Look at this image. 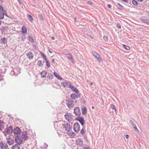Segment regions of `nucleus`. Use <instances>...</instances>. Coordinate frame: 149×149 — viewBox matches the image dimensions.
Segmentation results:
<instances>
[{
    "label": "nucleus",
    "mask_w": 149,
    "mask_h": 149,
    "mask_svg": "<svg viewBox=\"0 0 149 149\" xmlns=\"http://www.w3.org/2000/svg\"><path fill=\"white\" fill-rule=\"evenodd\" d=\"M66 56L69 61H70L72 63H74V61L73 58V56L70 53L67 54H66Z\"/></svg>",
    "instance_id": "f8f14e48"
},
{
    "label": "nucleus",
    "mask_w": 149,
    "mask_h": 149,
    "mask_svg": "<svg viewBox=\"0 0 149 149\" xmlns=\"http://www.w3.org/2000/svg\"><path fill=\"white\" fill-rule=\"evenodd\" d=\"M117 4L120 7H121V8H123V7L119 3H117Z\"/></svg>",
    "instance_id": "603ef678"
},
{
    "label": "nucleus",
    "mask_w": 149,
    "mask_h": 149,
    "mask_svg": "<svg viewBox=\"0 0 149 149\" xmlns=\"http://www.w3.org/2000/svg\"><path fill=\"white\" fill-rule=\"evenodd\" d=\"M18 0V2H19V4H20V3H21V1H20V0Z\"/></svg>",
    "instance_id": "052dcab7"
},
{
    "label": "nucleus",
    "mask_w": 149,
    "mask_h": 149,
    "mask_svg": "<svg viewBox=\"0 0 149 149\" xmlns=\"http://www.w3.org/2000/svg\"><path fill=\"white\" fill-rule=\"evenodd\" d=\"M75 120L79 121L82 126L84 125L85 123L84 120V118L83 117H80V116L78 117V118H76Z\"/></svg>",
    "instance_id": "423d86ee"
},
{
    "label": "nucleus",
    "mask_w": 149,
    "mask_h": 149,
    "mask_svg": "<svg viewBox=\"0 0 149 149\" xmlns=\"http://www.w3.org/2000/svg\"><path fill=\"white\" fill-rule=\"evenodd\" d=\"M123 46L125 49L127 50H129L130 49V47L129 46L126 45H123Z\"/></svg>",
    "instance_id": "f704fd0d"
},
{
    "label": "nucleus",
    "mask_w": 149,
    "mask_h": 149,
    "mask_svg": "<svg viewBox=\"0 0 149 149\" xmlns=\"http://www.w3.org/2000/svg\"><path fill=\"white\" fill-rule=\"evenodd\" d=\"M52 63H54L55 60L53 58L52 60Z\"/></svg>",
    "instance_id": "4d7b16f0"
},
{
    "label": "nucleus",
    "mask_w": 149,
    "mask_h": 149,
    "mask_svg": "<svg viewBox=\"0 0 149 149\" xmlns=\"http://www.w3.org/2000/svg\"><path fill=\"white\" fill-rule=\"evenodd\" d=\"M62 126L63 127V129H64V130L67 132H69V130L71 129V126L68 123L63 124Z\"/></svg>",
    "instance_id": "7ed1b4c3"
},
{
    "label": "nucleus",
    "mask_w": 149,
    "mask_h": 149,
    "mask_svg": "<svg viewBox=\"0 0 149 149\" xmlns=\"http://www.w3.org/2000/svg\"><path fill=\"white\" fill-rule=\"evenodd\" d=\"M7 140V143L9 145L13 144L14 143V139L11 138L10 136L6 138Z\"/></svg>",
    "instance_id": "1a4fd4ad"
},
{
    "label": "nucleus",
    "mask_w": 149,
    "mask_h": 149,
    "mask_svg": "<svg viewBox=\"0 0 149 149\" xmlns=\"http://www.w3.org/2000/svg\"><path fill=\"white\" fill-rule=\"evenodd\" d=\"M0 146L1 149H7L8 148L7 143L3 141L0 142Z\"/></svg>",
    "instance_id": "9d476101"
},
{
    "label": "nucleus",
    "mask_w": 149,
    "mask_h": 149,
    "mask_svg": "<svg viewBox=\"0 0 149 149\" xmlns=\"http://www.w3.org/2000/svg\"><path fill=\"white\" fill-rule=\"evenodd\" d=\"M39 17L40 18V19H42V20H43V17L42 16V15H40L39 16Z\"/></svg>",
    "instance_id": "8fccbe9b"
},
{
    "label": "nucleus",
    "mask_w": 149,
    "mask_h": 149,
    "mask_svg": "<svg viewBox=\"0 0 149 149\" xmlns=\"http://www.w3.org/2000/svg\"><path fill=\"white\" fill-rule=\"evenodd\" d=\"M83 149H90V148L88 146H87L85 147H83Z\"/></svg>",
    "instance_id": "c03bdc74"
},
{
    "label": "nucleus",
    "mask_w": 149,
    "mask_h": 149,
    "mask_svg": "<svg viewBox=\"0 0 149 149\" xmlns=\"http://www.w3.org/2000/svg\"><path fill=\"white\" fill-rule=\"evenodd\" d=\"M61 85L62 86H64V87H68L69 86V84L68 83V82L65 81V82H62L61 83Z\"/></svg>",
    "instance_id": "aec40b11"
},
{
    "label": "nucleus",
    "mask_w": 149,
    "mask_h": 149,
    "mask_svg": "<svg viewBox=\"0 0 149 149\" xmlns=\"http://www.w3.org/2000/svg\"><path fill=\"white\" fill-rule=\"evenodd\" d=\"M117 8L118 9H119V10H122V9H121V8H118V7H117Z\"/></svg>",
    "instance_id": "0e129e2a"
},
{
    "label": "nucleus",
    "mask_w": 149,
    "mask_h": 149,
    "mask_svg": "<svg viewBox=\"0 0 149 149\" xmlns=\"http://www.w3.org/2000/svg\"><path fill=\"white\" fill-rule=\"evenodd\" d=\"M48 147V145L46 143H44V147L45 148H47Z\"/></svg>",
    "instance_id": "79ce46f5"
},
{
    "label": "nucleus",
    "mask_w": 149,
    "mask_h": 149,
    "mask_svg": "<svg viewBox=\"0 0 149 149\" xmlns=\"http://www.w3.org/2000/svg\"><path fill=\"white\" fill-rule=\"evenodd\" d=\"M68 134L71 137L74 136V135H75L74 133L72 132L71 129L70 130L69 132H68Z\"/></svg>",
    "instance_id": "4be33fe9"
},
{
    "label": "nucleus",
    "mask_w": 149,
    "mask_h": 149,
    "mask_svg": "<svg viewBox=\"0 0 149 149\" xmlns=\"http://www.w3.org/2000/svg\"><path fill=\"white\" fill-rule=\"evenodd\" d=\"M22 33H24V34L25 33H26L27 29L26 27L25 26H23L22 28Z\"/></svg>",
    "instance_id": "412c9836"
},
{
    "label": "nucleus",
    "mask_w": 149,
    "mask_h": 149,
    "mask_svg": "<svg viewBox=\"0 0 149 149\" xmlns=\"http://www.w3.org/2000/svg\"><path fill=\"white\" fill-rule=\"evenodd\" d=\"M86 133V131L84 130V128L82 129L80 132V133L82 134H84Z\"/></svg>",
    "instance_id": "ea45409f"
},
{
    "label": "nucleus",
    "mask_w": 149,
    "mask_h": 149,
    "mask_svg": "<svg viewBox=\"0 0 149 149\" xmlns=\"http://www.w3.org/2000/svg\"><path fill=\"white\" fill-rule=\"evenodd\" d=\"M74 112L76 116L77 117L80 116L81 112L79 107H76L74 108Z\"/></svg>",
    "instance_id": "20e7f679"
},
{
    "label": "nucleus",
    "mask_w": 149,
    "mask_h": 149,
    "mask_svg": "<svg viewBox=\"0 0 149 149\" xmlns=\"http://www.w3.org/2000/svg\"><path fill=\"white\" fill-rule=\"evenodd\" d=\"M67 104L69 108L72 107L74 105V101L70 98L68 99Z\"/></svg>",
    "instance_id": "6e6552de"
},
{
    "label": "nucleus",
    "mask_w": 149,
    "mask_h": 149,
    "mask_svg": "<svg viewBox=\"0 0 149 149\" xmlns=\"http://www.w3.org/2000/svg\"><path fill=\"white\" fill-rule=\"evenodd\" d=\"M13 133L15 137H18L20 134L21 132V131L20 129L18 127L14 129L13 130L12 133Z\"/></svg>",
    "instance_id": "f03ea898"
},
{
    "label": "nucleus",
    "mask_w": 149,
    "mask_h": 149,
    "mask_svg": "<svg viewBox=\"0 0 149 149\" xmlns=\"http://www.w3.org/2000/svg\"><path fill=\"white\" fill-rule=\"evenodd\" d=\"M76 142L77 144L80 146H82L83 145V141L81 139H77L76 141Z\"/></svg>",
    "instance_id": "4468645a"
},
{
    "label": "nucleus",
    "mask_w": 149,
    "mask_h": 149,
    "mask_svg": "<svg viewBox=\"0 0 149 149\" xmlns=\"http://www.w3.org/2000/svg\"><path fill=\"white\" fill-rule=\"evenodd\" d=\"M93 83L92 82H91L90 83V84H89V85H90V86H91L92 85H93Z\"/></svg>",
    "instance_id": "13d9d810"
},
{
    "label": "nucleus",
    "mask_w": 149,
    "mask_h": 149,
    "mask_svg": "<svg viewBox=\"0 0 149 149\" xmlns=\"http://www.w3.org/2000/svg\"><path fill=\"white\" fill-rule=\"evenodd\" d=\"M116 26L118 28V29L121 28V26L119 24H117L116 25Z\"/></svg>",
    "instance_id": "de8ad7c7"
},
{
    "label": "nucleus",
    "mask_w": 149,
    "mask_h": 149,
    "mask_svg": "<svg viewBox=\"0 0 149 149\" xmlns=\"http://www.w3.org/2000/svg\"><path fill=\"white\" fill-rule=\"evenodd\" d=\"M94 107H92V109H94Z\"/></svg>",
    "instance_id": "338daca9"
},
{
    "label": "nucleus",
    "mask_w": 149,
    "mask_h": 149,
    "mask_svg": "<svg viewBox=\"0 0 149 149\" xmlns=\"http://www.w3.org/2000/svg\"><path fill=\"white\" fill-rule=\"evenodd\" d=\"M129 137V135L127 134H126L125 136V138L126 139H128Z\"/></svg>",
    "instance_id": "5fc2aeb1"
},
{
    "label": "nucleus",
    "mask_w": 149,
    "mask_h": 149,
    "mask_svg": "<svg viewBox=\"0 0 149 149\" xmlns=\"http://www.w3.org/2000/svg\"><path fill=\"white\" fill-rule=\"evenodd\" d=\"M45 61H46V65H47V66L48 67H50V63L49 62V61H47V58H46V60H45Z\"/></svg>",
    "instance_id": "c9c22d12"
},
{
    "label": "nucleus",
    "mask_w": 149,
    "mask_h": 149,
    "mask_svg": "<svg viewBox=\"0 0 149 149\" xmlns=\"http://www.w3.org/2000/svg\"><path fill=\"white\" fill-rule=\"evenodd\" d=\"M21 136L24 140H27L28 139L27 133L26 131H24L22 133Z\"/></svg>",
    "instance_id": "9b49d317"
},
{
    "label": "nucleus",
    "mask_w": 149,
    "mask_h": 149,
    "mask_svg": "<svg viewBox=\"0 0 149 149\" xmlns=\"http://www.w3.org/2000/svg\"><path fill=\"white\" fill-rule=\"evenodd\" d=\"M134 127V129L136 131H139V130H138L137 127H136V125H135V126H134V127Z\"/></svg>",
    "instance_id": "09e8293b"
},
{
    "label": "nucleus",
    "mask_w": 149,
    "mask_h": 149,
    "mask_svg": "<svg viewBox=\"0 0 149 149\" xmlns=\"http://www.w3.org/2000/svg\"><path fill=\"white\" fill-rule=\"evenodd\" d=\"M132 3L135 6H137L138 5L137 2L135 0H133Z\"/></svg>",
    "instance_id": "58836bf2"
},
{
    "label": "nucleus",
    "mask_w": 149,
    "mask_h": 149,
    "mask_svg": "<svg viewBox=\"0 0 149 149\" xmlns=\"http://www.w3.org/2000/svg\"><path fill=\"white\" fill-rule=\"evenodd\" d=\"M73 129L75 132H78L80 130V125L79 123H76L74 124Z\"/></svg>",
    "instance_id": "39448f33"
},
{
    "label": "nucleus",
    "mask_w": 149,
    "mask_h": 149,
    "mask_svg": "<svg viewBox=\"0 0 149 149\" xmlns=\"http://www.w3.org/2000/svg\"><path fill=\"white\" fill-rule=\"evenodd\" d=\"M4 122L0 120V127L4 126Z\"/></svg>",
    "instance_id": "4c0bfd02"
},
{
    "label": "nucleus",
    "mask_w": 149,
    "mask_h": 149,
    "mask_svg": "<svg viewBox=\"0 0 149 149\" xmlns=\"http://www.w3.org/2000/svg\"><path fill=\"white\" fill-rule=\"evenodd\" d=\"M38 65L39 67H42L43 66V63L41 60H38Z\"/></svg>",
    "instance_id": "c756f323"
},
{
    "label": "nucleus",
    "mask_w": 149,
    "mask_h": 149,
    "mask_svg": "<svg viewBox=\"0 0 149 149\" xmlns=\"http://www.w3.org/2000/svg\"><path fill=\"white\" fill-rule=\"evenodd\" d=\"M107 6L108 8H111V5L110 4H108L107 5Z\"/></svg>",
    "instance_id": "864d4df0"
},
{
    "label": "nucleus",
    "mask_w": 149,
    "mask_h": 149,
    "mask_svg": "<svg viewBox=\"0 0 149 149\" xmlns=\"http://www.w3.org/2000/svg\"><path fill=\"white\" fill-rule=\"evenodd\" d=\"M0 10H1L3 12L4 11L3 8V7L1 5H0Z\"/></svg>",
    "instance_id": "a18cd8bd"
},
{
    "label": "nucleus",
    "mask_w": 149,
    "mask_h": 149,
    "mask_svg": "<svg viewBox=\"0 0 149 149\" xmlns=\"http://www.w3.org/2000/svg\"><path fill=\"white\" fill-rule=\"evenodd\" d=\"M28 37L29 38V41L31 42L32 43H33L34 42V40L33 39V38L32 36H31L29 35L28 36Z\"/></svg>",
    "instance_id": "c85d7f7f"
},
{
    "label": "nucleus",
    "mask_w": 149,
    "mask_h": 149,
    "mask_svg": "<svg viewBox=\"0 0 149 149\" xmlns=\"http://www.w3.org/2000/svg\"><path fill=\"white\" fill-rule=\"evenodd\" d=\"M65 117L66 119L69 121H71L72 120V116L69 113H67L65 115Z\"/></svg>",
    "instance_id": "0eeeda50"
},
{
    "label": "nucleus",
    "mask_w": 149,
    "mask_h": 149,
    "mask_svg": "<svg viewBox=\"0 0 149 149\" xmlns=\"http://www.w3.org/2000/svg\"><path fill=\"white\" fill-rule=\"evenodd\" d=\"M130 123L132 125L133 127L136 125L134 121L132 120H130Z\"/></svg>",
    "instance_id": "e433bc0d"
},
{
    "label": "nucleus",
    "mask_w": 149,
    "mask_h": 149,
    "mask_svg": "<svg viewBox=\"0 0 149 149\" xmlns=\"http://www.w3.org/2000/svg\"><path fill=\"white\" fill-rule=\"evenodd\" d=\"M54 77V75L51 73H49L47 77L49 78V79H52Z\"/></svg>",
    "instance_id": "2f4dec72"
},
{
    "label": "nucleus",
    "mask_w": 149,
    "mask_h": 149,
    "mask_svg": "<svg viewBox=\"0 0 149 149\" xmlns=\"http://www.w3.org/2000/svg\"><path fill=\"white\" fill-rule=\"evenodd\" d=\"M111 108L114 109L116 108L115 105L113 104H111Z\"/></svg>",
    "instance_id": "49530a36"
},
{
    "label": "nucleus",
    "mask_w": 149,
    "mask_h": 149,
    "mask_svg": "<svg viewBox=\"0 0 149 149\" xmlns=\"http://www.w3.org/2000/svg\"><path fill=\"white\" fill-rule=\"evenodd\" d=\"M15 141L16 142L18 145H20L22 142V140L19 138V136L18 137H15Z\"/></svg>",
    "instance_id": "f3484780"
},
{
    "label": "nucleus",
    "mask_w": 149,
    "mask_h": 149,
    "mask_svg": "<svg viewBox=\"0 0 149 149\" xmlns=\"http://www.w3.org/2000/svg\"><path fill=\"white\" fill-rule=\"evenodd\" d=\"M54 75L56 76V77L58 79L60 80H62V78L57 72H54Z\"/></svg>",
    "instance_id": "393cba45"
},
{
    "label": "nucleus",
    "mask_w": 149,
    "mask_h": 149,
    "mask_svg": "<svg viewBox=\"0 0 149 149\" xmlns=\"http://www.w3.org/2000/svg\"><path fill=\"white\" fill-rule=\"evenodd\" d=\"M138 1L141 2L143 0H137Z\"/></svg>",
    "instance_id": "680f3d73"
},
{
    "label": "nucleus",
    "mask_w": 149,
    "mask_h": 149,
    "mask_svg": "<svg viewBox=\"0 0 149 149\" xmlns=\"http://www.w3.org/2000/svg\"><path fill=\"white\" fill-rule=\"evenodd\" d=\"M27 17L28 18V19L32 22L33 20V17L30 15L27 14Z\"/></svg>",
    "instance_id": "bb28decb"
},
{
    "label": "nucleus",
    "mask_w": 149,
    "mask_h": 149,
    "mask_svg": "<svg viewBox=\"0 0 149 149\" xmlns=\"http://www.w3.org/2000/svg\"><path fill=\"white\" fill-rule=\"evenodd\" d=\"M7 28L6 26H2L0 29L1 31L5 32L6 31H7Z\"/></svg>",
    "instance_id": "a878e982"
},
{
    "label": "nucleus",
    "mask_w": 149,
    "mask_h": 149,
    "mask_svg": "<svg viewBox=\"0 0 149 149\" xmlns=\"http://www.w3.org/2000/svg\"><path fill=\"white\" fill-rule=\"evenodd\" d=\"M13 131V128L12 126H10L9 127H7L5 130L3 132L5 136H7V134H10Z\"/></svg>",
    "instance_id": "f257e3e1"
},
{
    "label": "nucleus",
    "mask_w": 149,
    "mask_h": 149,
    "mask_svg": "<svg viewBox=\"0 0 149 149\" xmlns=\"http://www.w3.org/2000/svg\"><path fill=\"white\" fill-rule=\"evenodd\" d=\"M41 74L42 77L43 78L46 77V75L47 74L46 72L45 71H43L41 72Z\"/></svg>",
    "instance_id": "cd10ccee"
},
{
    "label": "nucleus",
    "mask_w": 149,
    "mask_h": 149,
    "mask_svg": "<svg viewBox=\"0 0 149 149\" xmlns=\"http://www.w3.org/2000/svg\"><path fill=\"white\" fill-rule=\"evenodd\" d=\"M26 56L29 59H32L33 57V53L31 52H28L26 54Z\"/></svg>",
    "instance_id": "dca6fc26"
},
{
    "label": "nucleus",
    "mask_w": 149,
    "mask_h": 149,
    "mask_svg": "<svg viewBox=\"0 0 149 149\" xmlns=\"http://www.w3.org/2000/svg\"><path fill=\"white\" fill-rule=\"evenodd\" d=\"M7 40V39L6 38H3L1 39L0 43L3 44H4L6 43Z\"/></svg>",
    "instance_id": "6ab92c4d"
},
{
    "label": "nucleus",
    "mask_w": 149,
    "mask_h": 149,
    "mask_svg": "<svg viewBox=\"0 0 149 149\" xmlns=\"http://www.w3.org/2000/svg\"><path fill=\"white\" fill-rule=\"evenodd\" d=\"M49 51L51 53H52V52L50 51L49 49Z\"/></svg>",
    "instance_id": "e2e57ef3"
},
{
    "label": "nucleus",
    "mask_w": 149,
    "mask_h": 149,
    "mask_svg": "<svg viewBox=\"0 0 149 149\" xmlns=\"http://www.w3.org/2000/svg\"><path fill=\"white\" fill-rule=\"evenodd\" d=\"M12 149H19V147L18 145L16 144L12 146Z\"/></svg>",
    "instance_id": "473e14b6"
},
{
    "label": "nucleus",
    "mask_w": 149,
    "mask_h": 149,
    "mask_svg": "<svg viewBox=\"0 0 149 149\" xmlns=\"http://www.w3.org/2000/svg\"><path fill=\"white\" fill-rule=\"evenodd\" d=\"M80 96V95L78 93H77V95H76L75 93H72L70 95L71 97L73 99H76L79 97Z\"/></svg>",
    "instance_id": "2eb2a0df"
},
{
    "label": "nucleus",
    "mask_w": 149,
    "mask_h": 149,
    "mask_svg": "<svg viewBox=\"0 0 149 149\" xmlns=\"http://www.w3.org/2000/svg\"><path fill=\"white\" fill-rule=\"evenodd\" d=\"M68 88H70L72 90L77 93H79V91L78 89L72 86L71 84L69 85Z\"/></svg>",
    "instance_id": "a211bd4d"
},
{
    "label": "nucleus",
    "mask_w": 149,
    "mask_h": 149,
    "mask_svg": "<svg viewBox=\"0 0 149 149\" xmlns=\"http://www.w3.org/2000/svg\"><path fill=\"white\" fill-rule=\"evenodd\" d=\"M40 54L42 56L43 58L45 60H46L47 58L44 54L41 52H40Z\"/></svg>",
    "instance_id": "72a5a7b5"
},
{
    "label": "nucleus",
    "mask_w": 149,
    "mask_h": 149,
    "mask_svg": "<svg viewBox=\"0 0 149 149\" xmlns=\"http://www.w3.org/2000/svg\"><path fill=\"white\" fill-rule=\"evenodd\" d=\"M141 21L144 23L149 24V20L148 19H143Z\"/></svg>",
    "instance_id": "7c9ffc66"
},
{
    "label": "nucleus",
    "mask_w": 149,
    "mask_h": 149,
    "mask_svg": "<svg viewBox=\"0 0 149 149\" xmlns=\"http://www.w3.org/2000/svg\"><path fill=\"white\" fill-rule=\"evenodd\" d=\"M82 113L84 115H85L87 113V109L85 107H83L82 108Z\"/></svg>",
    "instance_id": "b1692460"
},
{
    "label": "nucleus",
    "mask_w": 149,
    "mask_h": 149,
    "mask_svg": "<svg viewBox=\"0 0 149 149\" xmlns=\"http://www.w3.org/2000/svg\"><path fill=\"white\" fill-rule=\"evenodd\" d=\"M103 38L104 40V41H107L108 40V38L106 36H104L103 37Z\"/></svg>",
    "instance_id": "a19ab883"
},
{
    "label": "nucleus",
    "mask_w": 149,
    "mask_h": 149,
    "mask_svg": "<svg viewBox=\"0 0 149 149\" xmlns=\"http://www.w3.org/2000/svg\"><path fill=\"white\" fill-rule=\"evenodd\" d=\"M4 15L8 17L6 13V14L4 13H3L1 11H0V19H3V18Z\"/></svg>",
    "instance_id": "5701e85b"
},
{
    "label": "nucleus",
    "mask_w": 149,
    "mask_h": 149,
    "mask_svg": "<svg viewBox=\"0 0 149 149\" xmlns=\"http://www.w3.org/2000/svg\"><path fill=\"white\" fill-rule=\"evenodd\" d=\"M87 3H89L90 4H92V3L91 2V1H88L87 2Z\"/></svg>",
    "instance_id": "6e6d98bb"
},
{
    "label": "nucleus",
    "mask_w": 149,
    "mask_h": 149,
    "mask_svg": "<svg viewBox=\"0 0 149 149\" xmlns=\"http://www.w3.org/2000/svg\"><path fill=\"white\" fill-rule=\"evenodd\" d=\"M114 110H115V111L116 112V108H115V109H114Z\"/></svg>",
    "instance_id": "69168bd1"
},
{
    "label": "nucleus",
    "mask_w": 149,
    "mask_h": 149,
    "mask_svg": "<svg viewBox=\"0 0 149 149\" xmlns=\"http://www.w3.org/2000/svg\"><path fill=\"white\" fill-rule=\"evenodd\" d=\"M52 40H54L55 39V38H54V36H52Z\"/></svg>",
    "instance_id": "bf43d9fd"
},
{
    "label": "nucleus",
    "mask_w": 149,
    "mask_h": 149,
    "mask_svg": "<svg viewBox=\"0 0 149 149\" xmlns=\"http://www.w3.org/2000/svg\"><path fill=\"white\" fill-rule=\"evenodd\" d=\"M26 38V36H23L22 37L21 40L23 41H24Z\"/></svg>",
    "instance_id": "37998d69"
},
{
    "label": "nucleus",
    "mask_w": 149,
    "mask_h": 149,
    "mask_svg": "<svg viewBox=\"0 0 149 149\" xmlns=\"http://www.w3.org/2000/svg\"><path fill=\"white\" fill-rule=\"evenodd\" d=\"M74 19H75V21H76V18H74Z\"/></svg>",
    "instance_id": "774afa93"
},
{
    "label": "nucleus",
    "mask_w": 149,
    "mask_h": 149,
    "mask_svg": "<svg viewBox=\"0 0 149 149\" xmlns=\"http://www.w3.org/2000/svg\"><path fill=\"white\" fill-rule=\"evenodd\" d=\"M93 55L96 58L99 62H100L102 61V59L99 54L96 53H94Z\"/></svg>",
    "instance_id": "ddd939ff"
},
{
    "label": "nucleus",
    "mask_w": 149,
    "mask_h": 149,
    "mask_svg": "<svg viewBox=\"0 0 149 149\" xmlns=\"http://www.w3.org/2000/svg\"><path fill=\"white\" fill-rule=\"evenodd\" d=\"M124 2H125L126 3H129V1L128 0H121Z\"/></svg>",
    "instance_id": "3c124183"
}]
</instances>
